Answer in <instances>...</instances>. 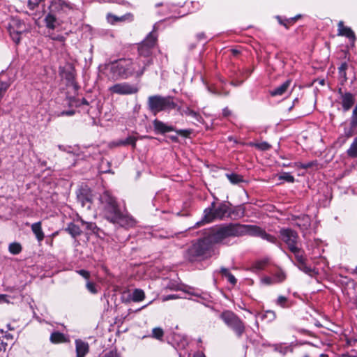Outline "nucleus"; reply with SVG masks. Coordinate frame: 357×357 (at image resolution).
<instances>
[{
  "instance_id": "nucleus-1",
  "label": "nucleus",
  "mask_w": 357,
  "mask_h": 357,
  "mask_svg": "<svg viewBox=\"0 0 357 357\" xmlns=\"http://www.w3.org/2000/svg\"><path fill=\"white\" fill-rule=\"evenodd\" d=\"M151 63V59L142 60L137 58L135 61L130 59H120L111 61L107 66L112 78L115 80L119 78L126 79L134 75L139 77L144 74L146 68Z\"/></svg>"
},
{
  "instance_id": "nucleus-2",
  "label": "nucleus",
  "mask_w": 357,
  "mask_h": 357,
  "mask_svg": "<svg viewBox=\"0 0 357 357\" xmlns=\"http://www.w3.org/2000/svg\"><path fill=\"white\" fill-rule=\"evenodd\" d=\"M213 243L206 235L193 243L185 253V258L190 261H195L211 257L213 253Z\"/></svg>"
},
{
  "instance_id": "nucleus-3",
  "label": "nucleus",
  "mask_w": 357,
  "mask_h": 357,
  "mask_svg": "<svg viewBox=\"0 0 357 357\" xmlns=\"http://www.w3.org/2000/svg\"><path fill=\"white\" fill-rule=\"evenodd\" d=\"M207 236L213 245L223 243L229 237H238V223H229L211 228Z\"/></svg>"
},
{
  "instance_id": "nucleus-4",
  "label": "nucleus",
  "mask_w": 357,
  "mask_h": 357,
  "mask_svg": "<svg viewBox=\"0 0 357 357\" xmlns=\"http://www.w3.org/2000/svg\"><path fill=\"white\" fill-rule=\"evenodd\" d=\"M149 110L156 115L162 111H169L175 109L177 104L174 101L172 96H162L155 95L149 96L147 101Z\"/></svg>"
},
{
  "instance_id": "nucleus-5",
  "label": "nucleus",
  "mask_w": 357,
  "mask_h": 357,
  "mask_svg": "<svg viewBox=\"0 0 357 357\" xmlns=\"http://www.w3.org/2000/svg\"><path fill=\"white\" fill-rule=\"evenodd\" d=\"M229 207L225 203H221L215 206V203L213 202L211 207L206 208L204 211V220L197 222L195 227H199L203 222H210L215 219H222L225 216L229 217Z\"/></svg>"
},
{
  "instance_id": "nucleus-6",
  "label": "nucleus",
  "mask_w": 357,
  "mask_h": 357,
  "mask_svg": "<svg viewBox=\"0 0 357 357\" xmlns=\"http://www.w3.org/2000/svg\"><path fill=\"white\" fill-rule=\"evenodd\" d=\"M224 323L241 337L245 331V326L243 321L237 314L230 310H225L220 315Z\"/></svg>"
},
{
  "instance_id": "nucleus-7",
  "label": "nucleus",
  "mask_w": 357,
  "mask_h": 357,
  "mask_svg": "<svg viewBox=\"0 0 357 357\" xmlns=\"http://www.w3.org/2000/svg\"><path fill=\"white\" fill-rule=\"evenodd\" d=\"M157 42V35L153 31L149 33L146 38L139 45L138 52L139 56L149 58L152 54V49Z\"/></svg>"
},
{
  "instance_id": "nucleus-8",
  "label": "nucleus",
  "mask_w": 357,
  "mask_h": 357,
  "mask_svg": "<svg viewBox=\"0 0 357 357\" xmlns=\"http://www.w3.org/2000/svg\"><path fill=\"white\" fill-rule=\"evenodd\" d=\"M280 235L281 239L287 244L289 250L298 246L299 236L296 231L289 228H283L280 229Z\"/></svg>"
},
{
  "instance_id": "nucleus-9",
  "label": "nucleus",
  "mask_w": 357,
  "mask_h": 357,
  "mask_svg": "<svg viewBox=\"0 0 357 357\" xmlns=\"http://www.w3.org/2000/svg\"><path fill=\"white\" fill-rule=\"evenodd\" d=\"M109 91L112 93L119 95H131L137 93L139 89L137 85L131 84L128 82L118 83L109 88Z\"/></svg>"
},
{
  "instance_id": "nucleus-10",
  "label": "nucleus",
  "mask_w": 357,
  "mask_h": 357,
  "mask_svg": "<svg viewBox=\"0 0 357 357\" xmlns=\"http://www.w3.org/2000/svg\"><path fill=\"white\" fill-rule=\"evenodd\" d=\"M10 35L15 43L20 41V35L26 31V26L20 20H13L12 23L9 26Z\"/></svg>"
},
{
  "instance_id": "nucleus-11",
  "label": "nucleus",
  "mask_w": 357,
  "mask_h": 357,
  "mask_svg": "<svg viewBox=\"0 0 357 357\" xmlns=\"http://www.w3.org/2000/svg\"><path fill=\"white\" fill-rule=\"evenodd\" d=\"M111 223L122 228L129 229L134 227L137 221L130 215L121 212L117 217L115 218V221L114 220Z\"/></svg>"
},
{
  "instance_id": "nucleus-12",
  "label": "nucleus",
  "mask_w": 357,
  "mask_h": 357,
  "mask_svg": "<svg viewBox=\"0 0 357 357\" xmlns=\"http://www.w3.org/2000/svg\"><path fill=\"white\" fill-rule=\"evenodd\" d=\"M263 230L262 228L257 225L238 223V237L245 235L261 237Z\"/></svg>"
},
{
  "instance_id": "nucleus-13",
  "label": "nucleus",
  "mask_w": 357,
  "mask_h": 357,
  "mask_svg": "<svg viewBox=\"0 0 357 357\" xmlns=\"http://www.w3.org/2000/svg\"><path fill=\"white\" fill-rule=\"evenodd\" d=\"M337 93L340 96V104L344 112L349 111L355 103V96L350 92H344L342 88H339Z\"/></svg>"
},
{
  "instance_id": "nucleus-14",
  "label": "nucleus",
  "mask_w": 357,
  "mask_h": 357,
  "mask_svg": "<svg viewBox=\"0 0 357 357\" xmlns=\"http://www.w3.org/2000/svg\"><path fill=\"white\" fill-rule=\"evenodd\" d=\"M337 27V35L347 37L351 43V45H354L356 40V36L353 30L350 27L344 26L342 21L338 22Z\"/></svg>"
},
{
  "instance_id": "nucleus-15",
  "label": "nucleus",
  "mask_w": 357,
  "mask_h": 357,
  "mask_svg": "<svg viewBox=\"0 0 357 357\" xmlns=\"http://www.w3.org/2000/svg\"><path fill=\"white\" fill-rule=\"evenodd\" d=\"M121 210L118 203L114 204L112 206H110L107 208H105L102 211V214L104 218L108 220L109 222L112 221H115V218L121 213Z\"/></svg>"
},
{
  "instance_id": "nucleus-16",
  "label": "nucleus",
  "mask_w": 357,
  "mask_h": 357,
  "mask_svg": "<svg viewBox=\"0 0 357 357\" xmlns=\"http://www.w3.org/2000/svg\"><path fill=\"white\" fill-rule=\"evenodd\" d=\"M153 126L154 131L156 134H165L166 132H169L171 131H174L175 128L174 127L172 126H168L163 123L162 121L155 119L153 121Z\"/></svg>"
},
{
  "instance_id": "nucleus-17",
  "label": "nucleus",
  "mask_w": 357,
  "mask_h": 357,
  "mask_svg": "<svg viewBox=\"0 0 357 357\" xmlns=\"http://www.w3.org/2000/svg\"><path fill=\"white\" fill-rule=\"evenodd\" d=\"M100 202L102 211L117 203L116 198L112 196L107 191H105L100 195Z\"/></svg>"
},
{
  "instance_id": "nucleus-18",
  "label": "nucleus",
  "mask_w": 357,
  "mask_h": 357,
  "mask_svg": "<svg viewBox=\"0 0 357 357\" xmlns=\"http://www.w3.org/2000/svg\"><path fill=\"white\" fill-rule=\"evenodd\" d=\"M295 225L297 226L302 231H307L310 225V218L307 215H303L295 218Z\"/></svg>"
},
{
  "instance_id": "nucleus-19",
  "label": "nucleus",
  "mask_w": 357,
  "mask_h": 357,
  "mask_svg": "<svg viewBox=\"0 0 357 357\" xmlns=\"http://www.w3.org/2000/svg\"><path fill=\"white\" fill-rule=\"evenodd\" d=\"M76 357H85L89 351V345L82 340H75Z\"/></svg>"
},
{
  "instance_id": "nucleus-20",
  "label": "nucleus",
  "mask_w": 357,
  "mask_h": 357,
  "mask_svg": "<svg viewBox=\"0 0 357 357\" xmlns=\"http://www.w3.org/2000/svg\"><path fill=\"white\" fill-rule=\"evenodd\" d=\"M44 22L46 28L52 31L59 25L57 18L51 12L45 17Z\"/></svg>"
},
{
  "instance_id": "nucleus-21",
  "label": "nucleus",
  "mask_w": 357,
  "mask_h": 357,
  "mask_svg": "<svg viewBox=\"0 0 357 357\" xmlns=\"http://www.w3.org/2000/svg\"><path fill=\"white\" fill-rule=\"evenodd\" d=\"M291 80L287 79L282 84L271 91L270 93L272 96H282L288 89L291 84Z\"/></svg>"
},
{
  "instance_id": "nucleus-22",
  "label": "nucleus",
  "mask_w": 357,
  "mask_h": 357,
  "mask_svg": "<svg viewBox=\"0 0 357 357\" xmlns=\"http://www.w3.org/2000/svg\"><path fill=\"white\" fill-rule=\"evenodd\" d=\"M107 17L108 21L112 24L117 22L132 21L133 19V16L131 13H127L121 17L109 13Z\"/></svg>"
},
{
  "instance_id": "nucleus-23",
  "label": "nucleus",
  "mask_w": 357,
  "mask_h": 357,
  "mask_svg": "<svg viewBox=\"0 0 357 357\" xmlns=\"http://www.w3.org/2000/svg\"><path fill=\"white\" fill-rule=\"evenodd\" d=\"M41 222H37L31 225V231L35 234L36 238H37L38 242H41L45 237L44 233L41 227Z\"/></svg>"
},
{
  "instance_id": "nucleus-24",
  "label": "nucleus",
  "mask_w": 357,
  "mask_h": 357,
  "mask_svg": "<svg viewBox=\"0 0 357 357\" xmlns=\"http://www.w3.org/2000/svg\"><path fill=\"white\" fill-rule=\"evenodd\" d=\"M65 230L73 237L77 238L79 236L82 231L79 226L76 225L73 222H70L68 224L67 227Z\"/></svg>"
},
{
  "instance_id": "nucleus-25",
  "label": "nucleus",
  "mask_w": 357,
  "mask_h": 357,
  "mask_svg": "<svg viewBox=\"0 0 357 357\" xmlns=\"http://www.w3.org/2000/svg\"><path fill=\"white\" fill-rule=\"evenodd\" d=\"M245 215V208L242 206H238L234 208V209L229 208V217L238 219L243 218Z\"/></svg>"
},
{
  "instance_id": "nucleus-26",
  "label": "nucleus",
  "mask_w": 357,
  "mask_h": 357,
  "mask_svg": "<svg viewBox=\"0 0 357 357\" xmlns=\"http://www.w3.org/2000/svg\"><path fill=\"white\" fill-rule=\"evenodd\" d=\"M294 255L296 262H301L303 260H307L305 251L299 246H297L291 250H289Z\"/></svg>"
},
{
  "instance_id": "nucleus-27",
  "label": "nucleus",
  "mask_w": 357,
  "mask_h": 357,
  "mask_svg": "<svg viewBox=\"0 0 357 357\" xmlns=\"http://www.w3.org/2000/svg\"><path fill=\"white\" fill-rule=\"evenodd\" d=\"M77 220L80 221V222L86 226V229L91 231V234H98L100 231V228H98L95 222H87L85 221L81 217L77 218Z\"/></svg>"
},
{
  "instance_id": "nucleus-28",
  "label": "nucleus",
  "mask_w": 357,
  "mask_h": 357,
  "mask_svg": "<svg viewBox=\"0 0 357 357\" xmlns=\"http://www.w3.org/2000/svg\"><path fill=\"white\" fill-rule=\"evenodd\" d=\"M50 341L54 344L66 342L68 339L63 333L60 332H54L50 335Z\"/></svg>"
},
{
  "instance_id": "nucleus-29",
  "label": "nucleus",
  "mask_w": 357,
  "mask_h": 357,
  "mask_svg": "<svg viewBox=\"0 0 357 357\" xmlns=\"http://www.w3.org/2000/svg\"><path fill=\"white\" fill-rule=\"evenodd\" d=\"M301 15H298L294 17H290L289 19L283 20L280 16L277 15L275 17L278 20V22L283 25L286 29L289 28L290 24H294L298 19L301 18Z\"/></svg>"
},
{
  "instance_id": "nucleus-30",
  "label": "nucleus",
  "mask_w": 357,
  "mask_h": 357,
  "mask_svg": "<svg viewBox=\"0 0 357 357\" xmlns=\"http://www.w3.org/2000/svg\"><path fill=\"white\" fill-rule=\"evenodd\" d=\"M137 139L135 136H128L125 139L119 140L116 143L118 146L131 145L133 149L136 147V142Z\"/></svg>"
},
{
  "instance_id": "nucleus-31",
  "label": "nucleus",
  "mask_w": 357,
  "mask_h": 357,
  "mask_svg": "<svg viewBox=\"0 0 357 357\" xmlns=\"http://www.w3.org/2000/svg\"><path fill=\"white\" fill-rule=\"evenodd\" d=\"M307 260H303L301 262L294 263L295 266H296L299 270L304 272L305 273L312 275L313 273V269L307 265Z\"/></svg>"
},
{
  "instance_id": "nucleus-32",
  "label": "nucleus",
  "mask_w": 357,
  "mask_h": 357,
  "mask_svg": "<svg viewBox=\"0 0 357 357\" xmlns=\"http://www.w3.org/2000/svg\"><path fill=\"white\" fill-rule=\"evenodd\" d=\"M268 264V259H264L261 260L257 261L252 265L251 270L253 272H257L263 270L266 266Z\"/></svg>"
},
{
  "instance_id": "nucleus-33",
  "label": "nucleus",
  "mask_w": 357,
  "mask_h": 357,
  "mask_svg": "<svg viewBox=\"0 0 357 357\" xmlns=\"http://www.w3.org/2000/svg\"><path fill=\"white\" fill-rule=\"evenodd\" d=\"M145 298L144 291L141 289H135L132 294V300L134 302H139Z\"/></svg>"
},
{
  "instance_id": "nucleus-34",
  "label": "nucleus",
  "mask_w": 357,
  "mask_h": 357,
  "mask_svg": "<svg viewBox=\"0 0 357 357\" xmlns=\"http://www.w3.org/2000/svg\"><path fill=\"white\" fill-rule=\"evenodd\" d=\"M347 153L351 158H357V137L354 138Z\"/></svg>"
},
{
  "instance_id": "nucleus-35",
  "label": "nucleus",
  "mask_w": 357,
  "mask_h": 357,
  "mask_svg": "<svg viewBox=\"0 0 357 357\" xmlns=\"http://www.w3.org/2000/svg\"><path fill=\"white\" fill-rule=\"evenodd\" d=\"M226 176L232 184H238L243 181V176L237 174H227Z\"/></svg>"
},
{
  "instance_id": "nucleus-36",
  "label": "nucleus",
  "mask_w": 357,
  "mask_h": 357,
  "mask_svg": "<svg viewBox=\"0 0 357 357\" xmlns=\"http://www.w3.org/2000/svg\"><path fill=\"white\" fill-rule=\"evenodd\" d=\"M164 336V331L160 327L153 328L151 337L158 340H162Z\"/></svg>"
},
{
  "instance_id": "nucleus-37",
  "label": "nucleus",
  "mask_w": 357,
  "mask_h": 357,
  "mask_svg": "<svg viewBox=\"0 0 357 357\" xmlns=\"http://www.w3.org/2000/svg\"><path fill=\"white\" fill-rule=\"evenodd\" d=\"M22 245L19 243H12L9 245L8 250L13 255H17L22 251Z\"/></svg>"
},
{
  "instance_id": "nucleus-38",
  "label": "nucleus",
  "mask_w": 357,
  "mask_h": 357,
  "mask_svg": "<svg viewBox=\"0 0 357 357\" xmlns=\"http://www.w3.org/2000/svg\"><path fill=\"white\" fill-rule=\"evenodd\" d=\"M184 114L187 116H190L193 117L197 121H200L202 119V116H200V114L198 112H197L194 110H192L190 108H187L185 110H184Z\"/></svg>"
},
{
  "instance_id": "nucleus-39",
  "label": "nucleus",
  "mask_w": 357,
  "mask_h": 357,
  "mask_svg": "<svg viewBox=\"0 0 357 357\" xmlns=\"http://www.w3.org/2000/svg\"><path fill=\"white\" fill-rule=\"evenodd\" d=\"M58 6H61V8L63 7H69L68 3H67L66 1H51V4L50 5V8L51 9V12L54 10L55 8H56Z\"/></svg>"
},
{
  "instance_id": "nucleus-40",
  "label": "nucleus",
  "mask_w": 357,
  "mask_h": 357,
  "mask_svg": "<svg viewBox=\"0 0 357 357\" xmlns=\"http://www.w3.org/2000/svg\"><path fill=\"white\" fill-rule=\"evenodd\" d=\"M280 180H284L288 183H294V177L289 172H284L278 176Z\"/></svg>"
},
{
  "instance_id": "nucleus-41",
  "label": "nucleus",
  "mask_w": 357,
  "mask_h": 357,
  "mask_svg": "<svg viewBox=\"0 0 357 357\" xmlns=\"http://www.w3.org/2000/svg\"><path fill=\"white\" fill-rule=\"evenodd\" d=\"M261 238L272 243L277 242V238L274 236L267 234L264 229L261 233Z\"/></svg>"
},
{
  "instance_id": "nucleus-42",
  "label": "nucleus",
  "mask_w": 357,
  "mask_h": 357,
  "mask_svg": "<svg viewBox=\"0 0 357 357\" xmlns=\"http://www.w3.org/2000/svg\"><path fill=\"white\" fill-rule=\"evenodd\" d=\"M317 164L315 161H311L306 163H302V162H297L296 166L299 168L307 169L309 168L312 167Z\"/></svg>"
},
{
  "instance_id": "nucleus-43",
  "label": "nucleus",
  "mask_w": 357,
  "mask_h": 357,
  "mask_svg": "<svg viewBox=\"0 0 357 357\" xmlns=\"http://www.w3.org/2000/svg\"><path fill=\"white\" fill-rule=\"evenodd\" d=\"M100 357H121V354L117 351L116 349H112L105 354Z\"/></svg>"
},
{
  "instance_id": "nucleus-44",
  "label": "nucleus",
  "mask_w": 357,
  "mask_h": 357,
  "mask_svg": "<svg viewBox=\"0 0 357 357\" xmlns=\"http://www.w3.org/2000/svg\"><path fill=\"white\" fill-rule=\"evenodd\" d=\"M48 36L53 40H56L59 42H64L65 41V37L61 35H54L52 33H50V31H48Z\"/></svg>"
},
{
  "instance_id": "nucleus-45",
  "label": "nucleus",
  "mask_w": 357,
  "mask_h": 357,
  "mask_svg": "<svg viewBox=\"0 0 357 357\" xmlns=\"http://www.w3.org/2000/svg\"><path fill=\"white\" fill-rule=\"evenodd\" d=\"M274 276H275V279L277 280L278 282H281L286 279V275L282 271L277 272Z\"/></svg>"
},
{
  "instance_id": "nucleus-46",
  "label": "nucleus",
  "mask_w": 357,
  "mask_h": 357,
  "mask_svg": "<svg viewBox=\"0 0 357 357\" xmlns=\"http://www.w3.org/2000/svg\"><path fill=\"white\" fill-rule=\"evenodd\" d=\"M287 302V298L285 296H278L276 303L277 305L284 307L286 306V303Z\"/></svg>"
},
{
  "instance_id": "nucleus-47",
  "label": "nucleus",
  "mask_w": 357,
  "mask_h": 357,
  "mask_svg": "<svg viewBox=\"0 0 357 357\" xmlns=\"http://www.w3.org/2000/svg\"><path fill=\"white\" fill-rule=\"evenodd\" d=\"M86 289L92 294L98 292L96 284L93 282H88L86 284Z\"/></svg>"
},
{
  "instance_id": "nucleus-48",
  "label": "nucleus",
  "mask_w": 357,
  "mask_h": 357,
  "mask_svg": "<svg viewBox=\"0 0 357 357\" xmlns=\"http://www.w3.org/2000/svg\"><path fill=\"white\" fill-rule=\"evenodd\" d=\"M174 131H176L178 135L185 137H188L192 133V130L189 129L176 130H175Z\"/></svg>"
},
{
  "instance_id": "nucleus-49",
  "label": "nucleus",
  "mask_w": 357,
  "mask_h": 357,
  "mask_svg": "<svg viewBox=\"0 0 357 357\" xmlns=\"http://www.w3.org/2000/svg\"><path fill=\"white\" fill-rule=\"evenodd\" d=\"M255 146L262 151H266L271 148L270 144H268L267 142H261V143L256 144Z\"/></svg>"
},
{
  "instance_id": "nucleus-50",
  "label": "nucleus",
  "mask_w": 357,
  "mask_h": 357,
  "mask_svg": "<svg viewBox=\"0 0 357 357\" xmlns=\"http://www.w3.org/2000/svg\"><path fill=\"white\" fill-rule=\"evenodd\" d=\"M77 198L82 202V205H84L85 202H91V198L88 195L84 196L82 194H80L77 196Z\"/></svg>"
},
{
  "instance_id": "nucleus-51",
  "label": "nucleus",
  "mask_w": 357,
  "mask_h": 357,
  "mask_svg": "<svg viewBox=\"0 0 357 357\" xmlns=\"http://www.w3.org/2000/svg\"><path fill=\"white\" fill-rule=\"evenodd\" d=\"M356 127H352L351 126H350V128L349 129H345L344 130V135L347 138H350L351 137H352L355 132H354V128Z\"/></svg>"
},
{
  "instance_id": "nucleus-52",
  "label": "nucleus",
  "mask_w": 357,
  "mask_h": 357,
  "mask_svg": "<svg viewBox=\"0 0 357 357\" xmlns=\"http://www.w3.org/2000/svg\"><path fill=\"white\" fill-rule=\"evenodd\" d=\"M77 273L79 275H80L81 276H82L83 278H84L85 279H89V277H90V273L89 271H86V270H84V269H81V270H79L77 271Z\"/></svg>"
},
{
  "instance_id": "nucleus-53",
  "label": "nucleus",
  "mask_w": 357,
  "mask_h": 357,
  "mask_svg": "<svg viewBox=\"0 0 357 357\" xmlns=\"http://www.w3.org/2000/svg\"><path fill=\"white\" fill-rule=\"evenodd\" d=\"M75 113V110H68V111H63L61 112H60L57 116H73L74 115Z\"/></svg>"
},
{
  "instance_id": "nucleus-54",
  "label": "nucleus",
  "mask_w": 357,
  "mask_h": 357,
  "mask_svg": "<svg viewBox=\"0 0 357 357\" xmlns=\"http://www.w3.org/2000/svg\"><path fill=\"white\" fill-rule=\"evenodd\" d=\"M228 281L233 285H235L237 282V280L231 273L227 276Z\"/></svg>"
},
{
  "instance_id": "nucleus-55",
  "label": "nucleus",
  "mask_w": 357,
  "mask_h": 357,
  "mask_svg": "<svg viewBox=\"0 0 357 357\" xmlns=\"http://www.w3.org/2000/svg\"><path fill=\"white\" fill-rule=\"evenodd\" d=\"M27 6L31 10H33L38 6V1H27Z\"/></svg>"
},
{
  "instance_id": "nucleus-56",
  "label": "nucleus",
  "mask_w": 357,
  "mask_h": 357,
  "mask_svg": "<svg viewBox=\"0 0 357 357\" xmlns=\"http://www.w3.org/2000/svg\"><path fill=\"white\" fill-rule=\"evenodd\" d=\"M8 296L6 294H0V303H8Z\"/></svg>"
},
{
  "instance_id": "nucleus-57",
  "label": "nucleus",
  "mask_w": 357,
  "mask_h": 357,
  "mask_svg": "<svg viewBox=\"0 0 357 357\" xmlns=\"http://www.w3.org/2000/svg\"><path fill=\"white\" fill-rule=\"evenodd\" d=\"M347 67H348L347 63L346 62H344L338 68V71H346L347 69Z\"/></svg>"
},
{
  "instance_id": "nucleus-58",
  "label": "nucleus",
  "mask_w": 357,
  "mask_h": 357,
  "mask_svg": "<svg viewBox=\"0 0 357 357\" xmlns=\"http://www.w3.org/2000/svg\"><path fill=\"white\" fill-rule=\"evenodd\" d=\"M339 75H340V76L341 77H342V78H343V81H342V84H343V83H344V82H346V81H347V73H346V71H339Z\"/></svg>"
},
{
  "instance_id": "nucleus-59",
  "label": "nucleus",
  "mask_w": 357,
  "mask_h": 357,
  "mask_svg": "<svg viewBox=\"0 0 357 357\" xmlns=\"http://www.w3.org/2000/svg\"><path fill=\"white\" fill-rule=\"evenodd\" d=\"M262 282L266 284H271L273 283L272 279L269 277H266V278H263Z\"/></svg>"
},
{
  "instance_id": "nucleus-60",
  "label": "nucleus",
  "mask_w": 357,
  "mask_h": 357,
  "mask_svg": "<svg viewBox=\"0 0 357 357\" xmlns=\"http://www.w3.org/2000/svg\"><path fill=\"white\" fill-rule=\"evenodd\" d=\"M220 272L225 277H227L230 273L228 269L224 267L221 268Z\"/></svg>"
},
{
  "instance_id": "nucleus-61",
  "label": "nucleus",
  "mask_w": 357,
  "mask_h": 357,
  "mask_svg": "<svg viewBox=\"0 0 357 357\" xmlns=\"http://www.w3.org/2000/svg\"><path fill=\"white\" fill-rule=\"evenodd\" d=\"M193 357H206L202 351H197L194 354Z\"/></svg>"
},
{
  "instance_id": "nucleus-62",
  "label": "nucleus",
  "mask_w": 357,
  "mask_h": 357,
  "mask_svg": "<svg viewBox=\"0 0 357 357\" xmlns=\"http://www.w3.org/2000/svg\"><path fill=\"white\" fill-rule=\"evenodd\" d=\"M197 38L199 40L205 39L206 37H205L204 33H200L197 34Z\"/></svg>"
},
{
  "instance_id": "nucleus-63",
  "label": "nucleus",
  "mask_w": 357,
  "mask_h": 357,
  "mask_svg": "<svg viewBox=\"0 0 357 357\" xmlns=\"http://www.w3.org/2000/svg\"><path fill=\"white\" fill-rule=\"evenodd\" d=\"M266 313L267 314H269V315H271V317L273 318H275V314L273 311H271V310H268V311H266Z\"/></svg>"
},
{
  "instance_id": "nucleus-64",
  "label": "nucleus",
  "mask_w": 357,
  "mask_h": 357,
  "mask_svg": "<svg viewBox=\"0 0 357 357\" xmlns=\"http://www.w3.org/2000/svg\"><path fill=\"white\" fill-rule=\"evenodd\" d=\"M230 114L229 111L227 109H225L223 110V114L225 116H227Z\"/></svg>"
}]
</instances>
